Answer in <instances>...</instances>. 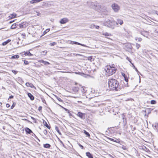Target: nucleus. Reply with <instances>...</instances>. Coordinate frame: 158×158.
I'll list each match as a JSON object with an SVG mask.
<instances>
[{
  "label": "nucleus",
  "instance_id": "2f4dec72",
  "mask_svg": "<svg viewBox=\"0 0 158 158\" xmlns=\"http://www.w3.org/2000/svg\"><path fill=\"white\" fill-rule=\"evenodd\" d=\"M45 65H47V64H50L49 62H47L44 61V63H43Z\"/></svg>",
  "mask_w": 158,
  "mask_h": 158
},
{
  "label": "nucleus",
  "instance_id": "052dcab7",
  "mask_svg": "<svg viewBox=\"0 0 158 158\" xmlns=\"http://www.w3.org/2000/svg\"><path fill=\"white\" fill-rule=\"evenodd\" d=\"M14 21V20H13V21H10V22H9V23H12V22H13Z\"/></svg>",
  "mask_w": 158,
  "mask_h": 158
},
{
  "label": "nucleus",
  "instance_id": "680f3d73",
  "mask_svg": "<svg viewBox=\"0 0 158 158\" xmlns=\"http://www.w3.org/2000/svg\"><path fill=\"white\" fill-rule=\"evenodd\" d=\"M137 39H138V37H135V40H137Z\"/></svg>",
  "mask_w": 158,
  "mask_h": 158
},
{
  "label": "nucleus",
  "instance_id": "bf43d9fd",
  "mask_svg": "<svg viewBox=\"0 0 158 158\" xmlns=\"http://www.w3.org/2000/svg\"><path fill=\"white\" fill-rule=\"evenodd\" d=\"M96 27L97 29H98L99 27L98 26H96Z\"/></svg>",
  "mask_w": 158,
  "mask_h": 158
},
{
  "label": "nucleus",
  "instance_id": "c85d7f7f",
  "mask_svg": "<svg viewBox=\"0 0 158 158\" xmlns=\"http://www.w3.org/2000/svg\"><path fill=\"white\" fill-rule=\"evenodd\" d=\"M154 127L157 130H158V124L155 123V124Z\"/></svg>",
  "mask_w": 158,
  "mask_h": 158
},
{
  "label": "nucleus",
  "instance_id": "4d7b16f0",
  "mask_svg": "<svg viewBox=\"0 0 158 158\" xmlns=\"http://www.w3.org/2000/svg\"><path fill=\"white\" fill-rule=\"evenodd\" d=\"M155 32L156 33H158V30H155Z\"/></svg>",
  "mask_w": 158,
  "mask_h": 158
},
{
  "label": "nucleus",
  "instance_id": "f257e3e1",
  "mask_svg": "<svg viewBox=\"0 0 158 158\" xmlns=\"http://www.w3.org/2000/svg\"><path fill=\"white\" fill-rule=\"evenodd\" d=\"M124 85L123 81L121 82L119 84L118 82L114 79H110L108 81L109 87L110 90H113L117 91L124 89V87L126 86Z\"/></svg>",
  "mask_w": 158,
  "mask_h": 158
},
{
  "label": "nucleus",
  "instance_id": "4c0bfd02",
  "mask_svg": "<svg viewBox=\"0 0 158 158\" xmlns=\"http://www.w3.org/2000/svg\"><path fill=\"white\" fill-rule=\"evenodd\" d=\"M121 148H122V149L123 150H126V147L123 145L122 146V147H121Z\"/></svg>",
  "mask_w": 158,
  "mask_h": 158
},
{
  "label": "nucleus",
  "instance_id": "4468645a",
  "mask_svg": "<svg viewBox=\"0 0 158 158\" xmlns=\"http://www.w3.org/2000/svg\"><path fill=\"white\" fill-rule=\"evenodd\" d=\"M106 138L107 139H108V140H110L111 141H114V142H116V143L118 142V139H116V140H114L113 139H112V138H110L109 137H106Z\"/></svg>",
  "mask_w": 158,
  "mask_h": 158
},
{
  "label": "nucleus",
  "instance_id": "a18cd8bd",
  "mask_svg": "<svg viewBox=\"0 0 158 158\" xmlns=\"http://www.w3.org/2000/svg\"><path fill=\"white\" fill-rule=\"evenodd\" d=\"M42 107L41 106H40L39 107V108H38V110H39V111H40L41 110H42Z\"/></svg>",
  "mask_w": 158,
  "mask_h": 158
},
{
  "label": "nucleus",
  "instance_id": "864d4df0",
  "mask_svg": "<svg viewBox=\"0 0 158 158\" xmlns=\"http://www.w3.org/2000/svg\"><path fill=\"white\" fill-rule=\"evenodd\" d=\"M131 64H132V66H133V67L135 69V66L134 65V64L132 63H131Z\"/></svg>",
  "mask_w": 158,
  "mask_h": 158
},
{
  "label": "nucleus",
  "instance_id": "a19ab883",
  "mask_svg": "<svg viewBox=\"0 0 158 158\" xmlns=\"http://www.w3.org/2000/svg\"><path fill=\"white\" fill-rule=\"evenodd\" d=\"M49 31V30L48 29H46L45 31L44 32V34H45L46 33H47V32H48Z\"/></svg>",
  "mask_w": 158,
  "mask_h": 158
},
{
  "label": "nucleus",
  "instance_id": "20e7f679",
  "mask_svg": "<svg viewBox=\"0 0 158 158\" xmlns=\"http://www.w3.org/2000/svg\"><path fill=\"white\" fill-rule=\"evenodd\" d=\"M111 6L113 10L115 12H118L120 9L119 6L117 4L114 3L112 4Z\"/></svg>",
  "mask_w": 158,
  "mask_h": 158
},
{
  "label": "nucleus",
  "instance_id": "a211bd4d",
  "mask_svg": "<svg viewBox=\"0 0 158 158\" xmlns=\"http://www.w3.org/2000/svg\"><path fill=\"white\" fill-rule=\"evenodd\" d=\"M25 131L28 134H31V133H32L31 130L27 127L26 128Z\"/></svg>",
  "mask_w": 158,
  "mask_h": 158
},
{
  "label": "nucleus",
  "instance_id": "9d476101",
  "mask_svg": "<svg viewBox=\"0 0 158 158\" xmlns=\"http://www.w3.org/2000/svg\"><path fill=\"white\" fill-rule=\"evenodd\" d=\"M43 0H32L30 1L31 4H34L40 2Z\"/></svg>",
  "mask_w": 158,
  "mask_h": 158
},
{
  "label": "nucleus",
  "instance_id": "774afa93",
  "mask_svg": "<svg viewBox=\"0 0 158 158\" xmlns=\"http://www.w3.org/2000/svg\"><path fill=\"white\" fill-rule=\"evenodd\" d=\"M131 48H132V47H131L130 48V49H131Z\"/></svg>",
  "mask_w": 158,
  "mask_h": 158
},
{
  "label": "nucleus",
  "instance_id": "6ab92c4d",
  "mask_svg": "<svg viewBox=\"0 0 158 158\" xmlns=\"http://www.w3.org/2000/svg\"><path fill=\"white\" fill-rule=\"evenodd\" d=\"M43 146L45 148H49L50 147L51 145L48 143H46L44 144Z\"/></svg>",
  "mask_w": 158,
  "mask_h": 158
},
{
  "label": "nucleus",
  "instance_id": "2eb2a0df",
  "mask_svg": "<svg viewBox=\"0 0 158 158\" xmlns=\"http://www.w3.org/2000/svg\"><path fill=\"white\" fill-rule=\"evenodd\" d=\"M26 85L27 87H30L31 88H33V87H34V86L33 85V84H32L31 83H30L29 82H27L26 83Z\"/></svg>",
  "mask_w": 158,
  "mask_h": 158
},
{
  "label": "nucleus",
  "instance_id": "ddd939ff",
  "mask_svg": "<svg viewBox=\"0 0 158 158\" xmlns=\"http://www.w3.org/2000/svg\"><path fill=\"white\" fill-rule=\"evenodd\" d=\"M77 115L81 118L82 119L84 116V114L81 112H79L78 113Z\"/></svg>",
  "mask_w": 158,
  "mask_h": 158
},
{
  "label": "nucleus",
  "instance_id": "39448f33",
  "mask_svg": "<svg viewBox=\"0 0 158 158\" xmlns=\"http://www.w3.org/2000/svg\"><path fill=\"white\" fill-rule=\"evenodd\" d=\"M70 41V43H69L70 44H77V45H81V46H84V47H89L87 46H86L84 44H81L80 43H78L77 42L73 41Z\"/></svg>",
  "mask_w": 158,
  "mask_h": 158
},
{
  "label": "nucleus",
  "instance_id": "79ce46f5",
  "mask_svg": "<svg viewBox=\"0 0 158 158\" xmlns=\"http://www.w3.org/2000/svg\"><path fill=\"white\" fill-rule=\"evenodd\" d=\"M12 72L15 74H16L17 73V71L14 70H12Z\"/></svg>",
  "mask_w": 158,
  "mask_h": 158
},
{
  "label": "nucleus",
  "instance_id": "f3484780",
  "mask_svg": "<svg viewBox=\"0 0 158 158\" xmlns=\"http://www.w3.org/2000/svg\"><path fill=\"white\" fill-rule=\"evenodd\" d=\"M16 28H17L19 29V27L17 26V24L16 23L13 24L11 27V29H14Z\"/></svg>",
  "mask_w": 158,
  "mask_h": 158
},
{
  "label": "nucleus",
  "instance_id": "7c9ffc66",
  "mask_svg": "<svg viewBox=\"0 0 158 158\" xmlns=\"http://www.w3.org/2000/svg\"><path fill=\"white\" fill-rule=\"evenodd\" d=\"M136 47L137 49H138L140 47V45L139 44H138V43L136 44Z\"/></svg>",
  "mask_w": 158,
  "mask_h": 158
},
{
  "label": "nucleus",
  "instance_id": "473e14b6",
  "mask_svg": "<svg viewBox=\"0 0 158 158\" xmlns=\"http://www.w3.org/2000/svg\"><path fill=\"white\" fill-rule=\"evenodd\" d=\"M24 64H25L27 65V64H28L29 62L28 61H27L25 60H24Z\"/></svg>",
  "mask_w": 158,
  "mask_h": 158
},
{
  "label": "nucleus",
  "instance_id": "72a5a7b5",
  "mask_svg": "<svg viewBox=\"0 0 158 158\" xmlns=\"http://www.w3.org/2000/svg\"><path fill=\"white\" fill-rule=\"evenodd\" d=\"M43 133L45 135H46L48 133V131L46 130L45 129L44 130Z\"/></svg>",
  "mask_w": 158,
  "mask_h": 158
},
{
  "label": "nucleus",
  "instance_id": "a878e982",
  "mask_svg": "<svg viewBox=\"0 0 158 158\" xmlns=\"http://www.w3.org/2000/svg\"><path fill=\"white\" fill-rule=\"evenodd\" d=\"M55 97H56V98L60 102H62L63 101L60 98H59L58 97H57L56 96H55Z\"/></svg>",
  "mask_w": 158,
  "mask_h": 158
},
{
  "label": "nucleus",
  "instance_id": "58836bf2",
  "mask_svg": "<svg viewBox=\"0 0 158 158\" xmlns=\"http://www.w3.org/2000/svg\"><path fill=\"white\" fill-rule=\"evenodd\" d=\"M122 75L123 76V77L124 78H125V77H126L125 74L123 73H122Z\"/></svg>",
  "mask_w": 158,
  "mask_h": 158
},
{
  "label": "nucleus",
  "instance_id": "37998d69",
  "mask_svg": "<svg viewBox=\"0 0 158 158\" xmlns=\"http://www.w3.org/2000/svg\"><path fill=\"white\" fill-rule=\"evenodd\" d=\"M64 109L66 111H67L68 113H69L70 111L69 110L65 108H64Z\"/></svg>",
  "mask_w": 158,
  "mask_h": 158
},
{
  "label": "nucleus",
  "instance_id": "ea45409f",
  "mask_svg": "<svg viewBox=\"0 0 158 158\" xmlns=\"http://www.w3.org/2000/svg\"><path fill=\"white\" fill-rule=\"evenodd\" d=\"M22 35V37L23 38H25L26 35H25V33H23Z\"/></svg>",
  "mask_w": 158,
  "mask_h": 158
},
{
  "label": "nucleus",
  "instance_id": "5fc2aeb1",
  "mask_svg": "<svg viewBox=\"0 0 158 158\" xmlns=\"http://www.w3.org/2000/svg\"><path fill=\"white\" fill-rule=\"evenodd\" d=\"M43 53L46 54L47 53V51H44L43 52Z\"/></svg>",
  "mask_w": 158,
  "mask_h": 158
},
{
  "label": "nucleus",
  "instance_id": "5701e85b",
  "mask_svg": "<svg viewBox=\"0 0 158 158\" xmlns=\"http://www.w3.org/2000/svg\"><path fill=\"white\" fill-rule=\"evenodd\" d=\"M84 133L88 137H89L90 136V135L89 133L87 132L85 130H84Z\"/></svg>",
  "mask_w": 158,
  "mask_h": 158
},
{
  "label": "nucleus",
  "instance_id": "603ef678",
  "mask_svg": "<svg viewBox=\"0 0 158 158\" xmlns=\"http://www.w3.org/2000/svg\"><path fill=\"white\" fill-rule=\"evenodd\" d=\"M14 96L13 95H11L9 97V98H12Z\"/></svg>",
  "mask_w": 158,
  "mask_h": 158
},
{
  "label": "nucleus",
  "instance_id": "338daca9",
  "mask_svg": "<svg viewBox=\"0 0 158 158\" xmlns=\"http://www.w3.org/2000/svg\"><path fill=\"white\" fill-rule=\"evenodd\" d=\"M123 119H124V118L123 117Z\"/></svg>",
  "mask_w": 158,
  "mask_h": 158
},
{
  "label": "nucleus",
  "instance_id": "69168bd1",
  "mask_svg": "<svg viewBox=\"0 0 158 158\" xmlns=\"http://www.w3.org/2000/svg\"><path fill=\"white\" fill-rule=\"evenodd\" d=\"M42 101H43V102H44H44H45V100H43Z\"/></svg>",
  "mask_w": 158,
  "mask_h": 158
},
{
  "label": "nucleus",
  "instance_id": "09e8293b",
  "mask_svg": "<svg viewBox=\"0 0 158 158\" xmlns=\"http://www.w3.org/2000/svg\"><path fill=\"white\" fill-rule=\"evenodd\" d=\"M124 79L126 82L127 83L128 82V80L126 78V77H125V78H124Z\"/></svg>",
  "mask_w": 158,
  "mask_h": 158
},
{
  "label": "nucleus",
  "instance_id": "bb28decb",
  "mask_svg": "<svg viewBox=\"0 0 158 158\" xmlns=\"http://www.w3.org/2000/svg\"><path fill=\"white\" fill-rule=\"evenodd\" d=\"M56 44V43L55 42H53V43H51L50 44V45L51 46H53Z\"/></svg>",
  "mask_w": 158,
  "mask_h": 158
},
{
  "label": "nucleus",
  "instance_id": "9b49d317",
  "mask_svg": "<svg viewBox=\"0 0 158 158\" xmlns=\"http://www.w3.org/2000/svg\"><path fill=\"white\" fill-rule=\"evenodd\" d=\"M27 95L31 100H33L34 99V97L30 93H28Z\"/></svg>",
  "mask_w": 158,
  "mask_h": 158
},
{
  "label": "nucleus",
  "instance_id": "f704fd0d",
  "mask_svg": "<svg viewBox=\"0 0 158 158\" xmlns=\"http://www.w3.org/2000/svg\"><path fill=\"white\" fill-rule=\"evenodd\" d=\"M38 61L40 63H44V61L42 60H38Z\"/></svg>",
  "mask_w": 158,
  "mask_h": 158
},
{
  "label": "nucleus",
  "instance_id": "cd10ccee",
  "mask_svg": "<svg viewBox=\"0 0 158 158\" xmlns=\"http://www.w3.org/2000/svg\"><path fill=\"white\" fill-rule=\"evenodd\" d=\"M85 87H84L83 86L82 87V89H81V90L82 92H83V93H84L85 92L86 90L85 89Z\"/></svg>",
  "mask_w": 158,
  "mask_h": 158
},
{
  "label": "nucleus",
  "instance_id": "6e6d98bb",
  "mask_svg": "<svg viewBox=\"0 0 158 158\" xmlns=\"http://www.w3.org/2000/svg\"><path fill=\"white\" fill-rule=\"evenodd\" d=\"M31 118L34 120H35V119L33 117H31Z\"/></svg>",
  "mask_w": 158,
  "mask_h": 158
},
{
  "label": "nucleus",
  "instance_id": "c03bdc74",
  "mask_svg": "<svg viewBox=\"0 0 158 158\" xmlns=\"http://www.w3.org/2000/svg\"><path fill=\"white\" fill-rule=\"evenodd\" d=\"M79 146L81 148V149H83V147L81 145L80 143H79Z\"/></svg>",
  "mask_w": 158,
  "mask_h": 158
},
{
  "label": "nucleus",
  "instance_id": "4be33fe9",
  "mask_svg": "<svg viewBox=\"0 0 158 158\" xmlns=\"http://www.w3.org/2000/svg\"><path fill=\"white\" fill-rule=\"evenodd\" d=\"M19 58V56L18 55H15L11 56V58L12 59H18Z\"/></svg>",
  "mask_w": 158,
  "mask_h": 158
},
{
  "label": "nucleus",
  "instance_id": "412c9836",
  "mask_svg": "<svg viewBox=\"0 0 158 158\" xmlns=\"http://www.w3.org/2000/svg\"><path fill=\"white\" fill-rule=\"evenodd\" d=\"M16 16V15L15 14H11L10 16H9V17L11 19H13L15 18Z\"/></svg>",
  "mask_w": 158,
  "mask_h": 158
},
{
  "label": "nucleus",
  "instance_id": "393cba45",
  "mask_svg": "<svg viewBox=\"0 0 158 158\" xmlns=\"http://www.w3.org/2000/svg\"><path fill=\"white\" fill-rule=\"evenodd\" d=\"M55 130L60 135H61V133L60 131L59 130V128L58 127H56Z\"/></svg>",
  "mask_w": 158,
  "mask_h": 158
},
{
  "label": "nucleus",
  "instance_id": "7ed1b4c3",
  "mask_svg": "<svg viewBox=\"0 0 158 158\" xmlns=\"http://www.w3.org/2000/svg\"><path fill=\"white\" fill-rule=\"evenodd\" d=\"M106 25L108 27L111 28L112 29H114L115 24V21L108 20L106 21Z\"/></svg>",
  "mask_w": 158,
  "mask_h": 158
},
{
  "label": "nucleus",
  "instance_id": "423d86ee",
  "mask_svg": "<svg viewBox=\"0 0 158 158\" xmlns=\"http://www.w3.org/2000/svg\"><path fill=\"white\" fill-rule=\"evenodd\" d=\"M69 19L67 18H63L60 21V23L61 24H65L69 21Z\"/></svg>",
  "mask_w": 158,
  "mask_h": 158
},
{
  "label": "nucleus",
  "instance_id": "c756f323",
  "mask_svg": "<svg viewBox=\"0 0 158 158\" xmlns=\"http://www.w3.org/2000/svg\"><path fill=\"white\" fill-rule=\"evenodd\" d=\"M156 101L154 100H152L151 101V103L152 104H154L156 103Z\"/></svg>",
  "mask_w": 158,
  "mask_h": 158
},
{
  "label": "nucleus",
  "instance_id": "0e129e2a",
  "mask_svg": "<svg viewBox=\"0 0 158 158\" xmlns=\"http://www.w3.org/2000/svg\"><path fill=\"white\" fill-rule=\"evenodd\" d=\"M76 90H77V91H78V88H76Z\"/></svg>",
  "mask_w": 158,
  "mask_h": 158
},
{
  "label": "nucleus",
  "instance_id": "13d9d810",
  "mask_svg": "<svg viewBox=\"0 0 158 158\" xmlns=\"http://www.w3.org/2000/svg\"><path fill=\"white\" fill-rule=\"evenodd\" d=\"M135 70L137 72H139V71H138V70L137 69V68H135Z\"/></svg>",
  "mask_w": 158,
  "mask_h": 158
},
{
  "label": "nucleus",
  "instance_id": "de8ad7c7",
  "mask_svg": "<svg viewBox=\"0 0 158 158\" xmlns=\"http://www.w3.org/2000/svg\"><path fill=\"white\" fill-rule=\"evenodd\" d=\"M92 59V56H90L88 58V60H91Z\"/></svg>",
  "mask_w": 158,
  "mask_h": 158
},
{
  "label": "nucleus",
  "instance_id": "e433bc0d",
  "mask_svg": "<svg viewBox=\"0 0 158 158\" xmlns=\"http://www.w3.org/2000/svg\"><path fill=\"white\" fill-rule=\"evenodd\" d=\"M44 125L46 126L48 128L50 129L49 127L48 126L47 123L45 122V124H44Z\"/></svg>",
  "mask_w": 158,
  "mask_h": 158
},
{
  "label": "nucleus",
  "instance_id": "e2e57ef3",
  "mask_svg": "<svg viewBox=\"0 0 158 158\" xmlns=\"http://www.w3.org/2000/svg\"><path fill=\"white\" fill-rule=\"evenodd\" d=\"M40 14L39 13H38L37 14V15L38 16H39V15H40Z\"/></svg>",
  "mask_w": 158,
  "mask_h": 158
},
{
  "label": "nucleus",
  "instance_id": "49530a36",
  "mask_svg": "<svg viewBox=\"0 0 158 158\" xmlns=\"http://www.w3.org/2000/svg\"><path fill=\"white\" fill-rule=\"evenodd\" d=\"M6 106L7 107H9L10 106V105L9 104H6Z\"/></svg>",
  "mask_w": 158,
  "mask_h": 158
},
{
  "label": "nucleus",
  "instance_id": "c9c22d12",
  "mask_svg": "<svg viewBox=\"0 0 158 158\" xmlns=\"http://www.w3.org/2000/svg\"><path fill=\"white\" fill-rule=\"evenodd\" d=\"M126 59H127V60L128 61H129V62H130L131 64V63H132L131 62V59H130V58H129L128 57H127L126 58Z\"/></svg>",
  "mask_w": 158,
  "mask_h": 158
},
{
  "label": "nucleus",
  "instance_id": "b1692460",
  "mask_svg": "<svg viewBox=\"0 0 158 158\" xmlns=\"http://www.w3.org/2000/svg\"><path fill=\"white\" fill-rule=\"evenodd\" d=\"M102 35H105V36H110L111 35L110 34L107 32L103 33Z\"/></svg>",
  "mask_w": 158,
  "mask_h": 158
},
{
  "label": "nucleus",
  "instance_id": "aec40b11",
  "mask_svg": "<svg viewBox=\"0 0 158 158\" xmlns=\"http://www.w3.org/2000/svg\"><path fill=\"white\" fill-rule=\"evenodd\" d=\"M10 41H11L10 40H7L6 41L3 42L2 44V45L3 46H5V45H6L9 42H10Z\"/></svg>",
  "mask_w": 158,
  "mask_h": 158
},
{
  "label": "nucleus",
  "instance_id": "1a4fd4ad",
  "mask_svg": "<svg viewBox=\"0 0 158 158\" xmlns=\"http://www.w3.org/2000/svg\"><path fill=\"white\" fill-rule=\"evenodd\" d=\"M91 3L92 5H94V6L96 7L94 8L96 10H98L101 8L100 6L99 5H98L97 4H94V3L93 2H92Z\"/></svg>",
  "mask_w": 158,
  "mask_h": 158
},
{
  "label": "nucleus",
  "instance_id": "3c124183",
  "mask_svg": "<svg viewBox=\"0 0 158 158\" xmlns=\"http://www.w3.org/2000/svg\"><path fill=\"white\" fill-rule=\"evenodd\" d=\"M15 105H14V104H13L12 105V106H11V107H10V108L11 109H12L15 106Z\"/></svg>",
  "mask_w": 158,
  "mask_h": 158
},
{
  "label": "nucleus",
  "instance_id": "6e6552de",
  "mask_svg": "<svg viewBox=\"0 0 158 158\" xmlns=\"http://www.w3.org/2000/svg\"><path fill=\"white\" fill-rule=\"evenodd\" d=\"M123 23V20L119 19H117V21L115 22V24L118 25L119 23L120 25H122Z\"/></svg>",
  "mask_w": 158,
  "mask_h": 158
},
{
  "label": "nucleus",
  "instance_id": "0eeeda50",
  "mask_svg": "<svg viewBox=\"0 0 158 158\" xmlns=\"http://www.w3.org/2000/svg\"><path fill=\"white\" fill-rule=\"evenodd\" d=\"M25 23L23 22L22 23H21L20 24H17V26L19 28H25L26 27V25L25 24Z\"/></svg>",
  "mask_w": 158,
  "mask_h": 158
},
{
  "label": "nucleus",
  "instance_id": "dca6fc26",
  "mask_svg": "<svg viewBox=\"0 0 158 158\" xmlns=\"http://www.w3.org/2000/svg\"><path fill=\"white\" fill-rule=\"evenodd\" d=\"M86 154L89 158H93L92 155L89 152H86Z\"/></svg>",
  "mask_w": 158,
  "mask_h": 158
},
{
  "label": "nucleus",
  "instance_id": "8fccbe9b",
  "mask_svg": "<svg viewBox=\"0 0 158 158\" xmlns=\"http://www.w3.org/2000/svg\"><path fill=\"white\" fill-rule=\"evenodd\" d=\"M142 39L141 38H138V41H141L142 40Z\"/></svg>",
  "mask_w": 158,
  "mask_h": 158
},
{
  "label": "nucleus",
  "instance_id": "f03ea898",
  "mask_svg": "<svg viewBox=\"0 0 158 158\" xmlns=\"http://www.w3.org/2000/svg\"><path fill=\"white\" fill-rule=\"evenodd\" d=\"M114 66L115 65L113 64L112 66L109 65L106 66V71L107 73L108 74L109 76L112 75L116 72V68Z\"/></svg>",
  "mask_w": 158,
  "mask_h": 158
},
{
  "label": "nucleus",
  "instance_id": "f8f14e48",
  "mask_svg": "<svg viewBox=\"0 0 158 158\" xmlns=\"http://www.w3.org/2000/svg\"><path fill=\"white\" fill-rule=\"evenodd\" d=\"M24 55L25 56H32L33 55L31 54L30 52H24Z\"/></svg>",
  "mask_w": 158,
  "mask_h": 158
}]
</instances>
